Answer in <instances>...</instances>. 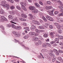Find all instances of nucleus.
Segmentation results:
<instances>
[{
	"instance_id": "nucleus-1",
	"label": "nucleus",
	"mask_w": 63,
	"mask_h": 63,
	"mask_svg": "<svg viewBox=\"0 0 63 63\" xmlns=\"http://www.w3.org/2000/svg\"><path fill=\"white\" fill-rule=\"evenodd\" d=\"M21 5V8L22 10L24 11H27V9L25 6H26V3H24L23 2H21L20 3Z\"/></svg>"
},
{
	"instance_id": "nucleus-2",
	"label": "nucleus",
	"mask_w": 63,
	"mask_h": 63,
	"mask_svg": "<svg viewBox=\"0 0 63 63\" xmlns=\"http://www.w3.org/2000/svg\"><path fill=\"white\" fill-rule=\"evenodd\" d=\"M12 33L14 34L15 36H16V37H20V34L15 31H13L12 32Z\"/></svg>"
},
{
	"instance_id": "nucleus-3",
	"label": "nucleus",
	"mask_w": 63,
	"mask_h": 63,
	"mask_svg": "<svg viewBox=\"0 0 63 63\" xmlns=\"http://www.w3.org/2000/svg\"><path fill=\"white\" fill-rule=\"evenodd\" d=\"M2 6L4 8L7 7V10H9L10 8V6H9V4H5L4 5H3Z\"/></svg>"
},
{
	"instance_id": "nucleus-4",
	"label": "nucleus",
	"mask_w": 63,
	"mask_h": 63,
	"mask_svg": "<svg viewBox=\"0 0 63 63\" xmlns=\"http://www.w3.org/2000/svg\"><path fill=\"white\" fill-rule=\"evenodd\" d=\"M36 29V26L34 25H32L31 27V31H34Z\"/></svg>"
},
{
	"instance_id": "nucleus-5",
	"label": "nucleus",
	"mask_w": 63,
	"mask_h": 63,
	"mask_svg": "<svg viewBox=\"0 0 63 63\" xmlns=\"http://www.w3.org/2000/svg\"><path fill=\"white\" fill-rule=\"evenodd\" d=\"M32 40L33 41H36L39 40V38L36 37H33L32 38Z\"/></svg>"
},
{
	"instance_id": "nucleus-6",
	"label": "nucleus",
	"mask_w": 63,
	"mask_h": 63,
	"mask_svg": "<svg viewBox=\"0 0 63 63\" xmlns=\"http://www.w3.org/2000/svg\"><path fill=\"white\" fill-rule=\"evenodd\" d=\"M1 19L2 21H3L4 20H5V21H7V19L3 16H1Z\"/></svg>"
},
{
	"instance_id": "nucleus-7",
	"label": "nucleus",
	"mask_w": 63,
	"mask_h": 63,
	"mask_svg": "<svg viewBox=\"0 0 63 63\" xmlns=\"http://www.w3.org/2000/svg\"><path fill=\"white\" fill-rule=\"evenodd\" d=\"M35 34H36V33L33 32H30L29 35L31 36L32 37Z\"/></svg>"
},
{
	"instance_id": "nucleus-8",
	"label": "nucleus",
	"mask_w": 63,
	"mask_h": 63,
	"mask_svg": "<svg viewBox=\"0 0 63 63\" xmlns=\"http://www.w3.org/2000/svg\"><path fill=\"white\" fill-rule=\"evenodd\" d=\"M53 51L56 54V55H59V53H58V51H57V50L55 49H54L53 50Z\"/></svg>"
},
{
	"instance_id": "nucleus-9",
	"label": "nucleus",
	"mask_w": 63,
	"mask_h": 63,
	"mask_svg": "<svg viewBox=\"0 0 63 63\" xmlns=\"http://www.w3.org/2000/svg\"><path fill=\"white\" fill-rule=\"evenodd\" d=\"M32 12L34 14H37L38 12V11L37 10L35 9V8L32 11Z\"/></svg>"
},
{
	"instance_id": "nucleus-10",
	"label": "nucleus",
	"mask_w": 63,
	"mask_h": 63,
	"mask_svg": "<svg viewBox=\"0 0 63 63\" xmlns=\"http://www.w3.org/2000/svg\"><path fill=\"white\" fill-rule=\"evenodd\" d=\"M29 9L30 10H32V11H33V10H34L35 9V8L34 7V6H30L29 7Z\"/></svg>"
},
{
	"instance_id": "nucleus-11",
	"label": "nucleus",
	"mask_w": 63,
	"mask_h": 63,
	"mask_svg": "<svg viewBox=\"0 0 63 63\" xmlns=\"http://www.w3.org/2000/svg\"><path fill=\"white\" fill-rule=\"evenodd\" d=\"M53 34H55V32H50V35L51 38H54V35Z\"/></svg>"
},
{
	"instance_id": "nucleus-12",
	"label": "nucleus",
	"mask_w": 63,
	"mask_h": 63,
	"mask_svg": "<svg viewBox=\"0 0 63 63\" xmlns=\"http://www.w3.org/2000/svg\"><path fill=\"white\" fill-rule=\"evenodd\" d=\"M21 16L22 17H24V18H26L27 17L26 15L24 14H22L21 15Z\"/></svg>"
},
{
	"instance_id": "nucleus-13",
	"label": "nucleus",
	"mask_w": 63,
	"mask_h": 63,
	"mask_svg": "<svg viewBox=\"0 0 63 63\" xmlns=\"http://www.w3.org/2000/svg\"><path fill=\"white\" fill-rule=\"evenodd\" d=\"M6 1L3 0L1 1V4H0V5L1 6H2L3 5H4L5 4H6Z\"/></svg>"
},
{
	"instance_id": "nucleus-14",
	"label": "nucleus",
	"mask_w": 63,
	"mask_h": 63,
	"mask_svg": "<svg viewBox=\"0 0 63 63\" xmlns=\"http://www.w3.org/2000/svg\"><path fill=\"white\" fill-rule=\"evenodd\" d=\"M53 10H52V11H50V12H49V14L50 15V16H53Z\"/></svg>"
},
{
	"instance_id": "nucleus-15",
	"label": "nucleus",
	"mask_w": 63,
	"mask_h": 63,
	"mask_svg": "<svg viewBox=\"0 0 63 63\" xmlns=\"http://www.w3.org/2000/svg\"><path fill=\"white\" fill-rule=\"evenodd\" d=\"M19 19L20 20H21V21H26V19H24L22 18H19Z\"/></svg>"
},
{
	"instance_id": "nucleus-16",
	"label": "nucleus",
	"mask_w": 63,
	"mask_h": 63,
	"mask_svg": "<svg viewBox=\"0 0 63 63\" xmlns=\"http://www.w3.org/2000/svg\"><path fill=\"white\" fill-rule=\"evenodd\" d=\"M21 28L20 26H17L16 27L15 29H17V30H20V29H21Z\"/></svg>"
},
{
	"instance_id": "nucleus-17",
	"label": "nucleus",
	"mask_w": 63,
	"mask_h": 63,
	"mask_svg": "<svg viewBox=\"0 0 63 63\" xmlns=\"http://www.w3.org/2000/svg\"><path fill=\"white\" fill-rule=\"evenodd\" d=\"M13 21H16V22H19V20L17 19V18L13 19Z\"/></svg>"
},
{
	"instance_id": "nucleus-18",
	"label": "nucleus",
	"mask_w": 63,
	"mask_h": 63,
	"mask_svg": "<svg viewBox=\"0 0 63 63\" xmlns=\"http://www.w3.org/2000/svg\"><path fill=\"white\" fill-rule=\"evenodd\" d=\"M14 40H15V42H16V43L18 42V43L20 45H21L22 44V43L19 42V41L17 40L16 39H14Z\"/></svg>"
},
{
	"instance_id": "nucleus-19",
	"label": "nucleus",
	"mask_w": 63,
	"mask_h": 63,
	"mask_svg": "<svg viewBox=\"0 0 63 63\" xmlns=\"http://www.w3.org/2000/svg\"><path fill=\"white\" fill-rule=\"evenodd\" d=\"M59 39L58 38H56L55 39V42H56L57 43H59Z\"/></svg>"
},
{
	"instance_id": "nucleus-20",
	"label": "nucleus",
	"mask_w": 63,
	"mask_h": 63,
	"mask_svg": "<svg viewBox=\"0 0 63 63\" xmlns=\"http://www.w3.org/2000/svg\"><path fill=\"white\" fill-rule=\"evenodd\" d=\"M35 6H36L37 7H38V8L40 7V6L39 4L38 3H35Z\"/></svg>"
},
{
	"instance_id": "nucleus-21",
	"label": "nucleus",
	"mask_w": 63,
	"mask_h": 63,
	"mask_svg": "<svg viewBox=\"0 0 63 63\" xmlns=\"http://www.w3.org/2000/svg\"><path fill=\"white\" fill-rule=\"evenodd\" d=\"M49 55H50L51 56H52V57H54L55 56L54 53L52 52L50 53Z\"/></svg>"
},
{
	"instance_id": "nucleus-22",
	"label": "nucleus",
	"mask_w": 63,
	"mask_h": 63,
	"mask_svg": "<svg viewBox=\"0 0 63 63\" xmlns=\"http://www.w3.org/2000/svg\"><path fill=\"white\" fill-rule=\"evenodd\" d=\"M57 59L58 60H59L60 61H62L63 59L61 57H59Z\"/></svg>"
},
{
	"instance_id": "nucleus-23",
	"label": "nucleus",
	"mask_w": 63,
	"mask_h": 63,
	"mask_svg": "<svg viewBox=\"0 0 63 63\" xmlns=\"http://www.w3.org/2000/svg\"><path fill=\"white\" fill-rule=\"evenodd\" d=\"M0 13L1 14H4V11L2 9H0Z\"/></svg>"
},
{
	"instance_id": "nucleus-24",
	"label": "nucleus",
	"mask_w": 63,
	"mask_h": 63,
	"mask_svg": "<svg viewBox=\"0 0 63 63\" xmlns=\"http://www.w3.org/2000/svg\"><path fill=\"white\" fill-rule=\"evenodd\" d=\"M8 18L10 19H13V17H12V15H9L8 16Z\"/></svg>"
},
{
	"instance_id": "nucleus-25",
	"label": "nucleus",
	"mask_w": 63,
	"mask_h": 63,
	"mask_svg": "<svg viewBox=\"0 0 63 63\" xmlns=\"http://www.w3.org/2000/svg\"><path fill=\"white\" fill-rule=\"evenodd\" d=\"M11 26L12 28L16 29V26H15V25L14 24H12L11 25Z\"/></svg>"
},
{
	"instance_id": "nucleus-26",
	"label": "nucleus",
	"mask_w": 63,
	"mask_h": 63,
	"mask_svg": "<svg viewBox=\"0 0 63 63\" xmlns=\"http://www.w3.org/2000/svg\"><path fill=\"white\" fill-rule=\"evenodd\" d=\"M38 28L40 29H44V27L42 26H40Z\"/></svg>"
},
{
	"instance_id": "nucleus-27",
	"label": "nucleus",
	"mask_w": 63,
	"mask_h": 63,
	"mask_svg": "<svg viewBox=\"0 0 63 63\" xmlns=\"http://www.w3.org/2000/svg\"><path fill=\"white\" fill-rule=\"evenodd\" d=\"M16 8L18 10H21V9L20 7L19 6H16Z\"/></svg>"
},
{
	"instance_id": "nucleus-28",
	"label": "nucleus",
	"mask_w": 63,
	"mask_h": 63,
	"mask_svg": "<svg viewBox=\"0 0 63 63\" xmlns=\"http://www.w3.org/2000/svg\"><path fill=\"white\" fill-rule=\"evenodd\" d=\"M36 33L39 34L40 33V31L38 29H36L35 30Z\"/></svg>"
},
{
	"instance_id": "nucleus-29",
	"label": "nucleus",
	"mask_w": 63,
	"mask_h": 63,
	"mask_svg": "<svg viewBox=\"0 0 63 63\" xmlns=\"http://www.w3.org/2000/svg\"><path fill=\"white\" fill-rule=\"evenodd\" d=\"M22 46H23V47H24L25 48V49H27V50H29V48L26 47L24 45H22Z\"/></svg>"
},
{
	"instance_id": "nucleus-30",
	"label": "nucleus",
	"mask_w": 63,
	"mask_h": 63,
	"mask_svg": "<svg viewBox=\"0 0 63 63\" xmlns=\"http://www.w3.org/2000/svg\"><path fill=\"white\" fill-rule=\"evenodd\" d=\"M42 18L43 20H44L45 22L47 21V19H46V18L45 17H42Z\"/></svg>"
},
{
	"instance_id": "nucleus-31",
	"label": "nucleus",
	"mask_w": 63,
	"mask_h": 63,
	"mask_svg": "<svg viewBox=\"0 0 63 63\" xmlns=\"http://www.w3.org/2000/svg\"><path fill=\"white\" fill-rule=\"evenodd\" d=\"M48 20L51 21H53V19L51 17H50V18Z\"/></svg>"
},
{
	"instance_id": "nucleus-32",
	"label": "nucleus",
	"mask_w": 63,
	"mask_h": 63,
	"mask_svg": "<svg viewBox=\"0 0 63 63\" xmlns=\"http://www.w3.org/2000/svg\"><path fill=\"white\" fill-rule=\"evenodd\" d=\"M35 24L37 25H39L40 24V23L38 21H36Z\"/></svg>"
},
{
	"instance_id": "nucleus-33",
	"label": "nucleus",
	"mask_w": 63,
	"mask_h": 63,
	"mask_svg": "<svg viewBox=\"0 0 63 63\" xmlns=\"http://www.w3.org/2000/svg\"><path fill=\"white\" fill-rule=\"evenodd\" d=\"M23 38L25 39H26L28 38V36L27 35H25L24 36Z\"/></svg>"
},
{
	"instance_id": "nucleus-34",
	"label": "nucleus",
	"mask_w": 63,
	"mask_h": 63,
	"mask_svg": "<svg viewBox=\"0 0 63 63\" xmlns=\"http://www.w3.org/2000/svg\"><path fill=\"white\" fill-rule=\"evenodd\" d=\"M10 8L11 10H14L15 9V6L13 5H12L11 6Z\"/></svg>"
},
{
	"instance_id": "nucleus-35",
	"label": "nucleus",
	"mask_w": 63,
	"mask_h": 63,
	"mask_svg": "<svg viewBox=\"0 0 63 63\" xmlns=\"http://www.w3.org/2000/svg\"><path fill=\"white\" fill-rule=\"evenodd\" d=\"M57 28L58 29H60L61 28V26L59 24H58L57 26H56Z\"/></svg>"
},
{
	"instance_id": "nucleus-36",
	"label": "nucleus",
	"mask_w": 63,
	"mask_h": 63,
	"mask_svg": "<svg viewBox=\"0 0 63 63\" xmlns=\"http://www.w3.org/2000/svg\"><path fill=\"white\" fill-rule=\"evenodd\" d=\"M58 32L59 33H62V30L60 29L58 30Z\"/></svg>"
},
{
	"instance_id": "nucleus-37",
	"label": "nucleus",
	"mask_w": 63,
	"mask_h": 63,
	"mask_svg": "<svg viewBox=\"0 0 63 63\" xmlns=\"http://www.w3.org/2000/svg\"><path fill=\"white\" fill-rule=\"evenodd\" d=\"M58 2L60 4V5H62V6H63V3H62V2L60 0H59V1H58Z\"/></svg>"
},
{
	"instance_id": "nucleus-38",
	"label": "nucleus",
	"mask_w": 63,
	"mask_h": 63,
	"mask_svg": "<svg viewBox=\"0 0 63 63\" xmlns=\"http://www.w3.org/2000/svg\"><path fill=\"white\" fill-rule=\"evenodd\" d=\"M39 15H40V17H42L43 18V17H44V16H43V14H42L41 13H40L39 14Z\"/></svg>"
},
{
	"instance_id": "nucleus-39",
	"label": "nucleus",
	"mask_w": 63,
	"mask_h": 63,
	"mask_svg": "<svg viewBox=\"0 0 63 63\" xmlns=\"http://www.w3.org/2000/svg\"><path fill=\"white\" fill-rule=\"evenodd\" d=\"M44 36L45 38H47L48 37V35L47 34H45L44 35Z\"/></svg>"
},
{
	"instance_id": "nucleus-40",
	"label": "nucleus",
	"mask_w": 63,
	"mask_h": 63,
	"mask_svg": "<svg viewBox=\"0 0 63 63\" xmlns=\"http://www.w3.org/2000/svg\"><path fill=\"white\" fill-rule=\"evenodd\" d=\"M41 52H42L44 54H46L45 53H45L44 49H42L41 50Z\"/></svg>"
},
{
	"instance_id": "nucleus-41",
	"label": "nucleus",
	"mask_w": 63,
	"mask_h": 63,
	"mask_svg": "<svg viewBox=\"0 0 63 63\" xmlns=\"http://www.w3.org/2000/svg\"><path fill=\"white\" fill-rule=\"evenodd\" d=\"M16 15L19 16H20V13L18 12H17L16 13Z\"/></svg>"
},
{
	"instance_id": "nucleus-42",
	"label": "nucleus",
	"mask_w": 63,
	"mask_h": 63,
	"mask_svg": "<svg viewBox=\"0 0 63 63\" xmlns=\"http://www.w3.org/2000/svg\"><path fill=\"white\" fill-rule=\"evenodd\" d=\"M46 17V18H47V19L48 20L49 19V18H50V16H47Z\"/></svg>"
},
{
	"instance_id": "nucleus-43",
	"label": "nucleus",
	"mask_w": 63,
	"mask_h": 63,
	"mask_svg": "<svg viewBox=\"0 0 63 63\" xmlns=\"http://www.w3.org/2000/svg\"><path fill=\"white\" fill-rule=\"evenodd\" d=\"M0 28H1L2 29V30H4V27L2 26H0Z\"/></svg>"
},
{
	"instance_id": "nucleus-44",
	"label": "nucleus",
	"mask_w": 63,
	"mask_h": 63,
	"mask_svg": "<svg viewBox=\"0 0 63 63\" xmlns=\"http://www.w3.org/2000/svg\"><path fill=\"white\" fill-rule=\"evenodd\" d=\"M38 42L39 44L40 45V44H41V43H42V42L40 40H39L38 41V42Z\"/></svg>"
},
{
	"instance_id": "nucleus-45",
	"label": "nucleus",
	"mask_w": 63,
	"mask_h": 63,
	"mask_svg": "<svg viewBox=\"0 0 63 63\" xmlns=\"http://www.w3.org/2000/svg\"><path fill=\"white\" fill-rule=\"evenodd\" d=\"M11 26V25L10 24L7 25V27H10Z\"/></svg>"
},
{
	"instance_id": "nucleus-46",
	"label": "nucleus",
	"mask_w": 63,
	"mask_h": 63,
	"mask_svg": "<svg viewBox=\"0 0 63 63\" xmlns=\"http://www.w3.org/2000/svg\"><path fill=\"white\" fill-rule=\"evenodd\" d=\"M59 8L60 9H63V6H59Z\"/></svg>"
},
{
	"instance_id": "nucleus-47",
	"label": "nucleus",
	"mask_w": 63,
	"mask_h": 63,
	"mask_svg": "<svg viewBox=\"0 0 63 63\" xmlns=\"http://www.w3.org/2000/svg\"><path fill=\"white\" fill-rule=\"evenodd\" d=\"M45 8H46V10H49V7L48 6H46V7H45Z\"/></svg>"
},
{
	"instance_id": "nucleus-48",
	"label": "nucleus",
	"mask_w": 63,
	"mask_h": 63,
	"mask_svg": "<svg viewBox=\"0 0 63 63\" xmlns=\"http://www.w3.org/2000/svg\"><path fill=\"white\" fill-rule=\"evenodd\" d=\"M39 38L40 39V40H44V39L42 38L41 36H39Z\"/></svg>"
},
{
	"instance_id": "nucleus-49",
	"label": "nucleus",
	"mask_w": 63,
	"mask_h": 63,
	"mask_svg": "<svg viewBox=\"0 0 63 63\" xmlns=\"http://www.w3.org/2000/svg\"><path fill=\"white\" fill-rule=\"evenodd\" d=\"M14 14H15V12L14 11H12V12H11V15H14Z\"/></svg>"
},
{
	"instance_id": "nucleus-50",
	"label": "nucleus",
	"mask_w": 63,
	"mask_h": 63,
	"mask_svg": "<svg viewBox=\"0 0 63 63\" xmlns=\"http://www.w3.org/2000/svg\"><path fill=\"white\" fill-rule=\"evenodd\" d=\"M49 9H51L53 8L52 6H48Z\"/></svg>"
},
{
	"instance_id": "nucleus-51",
	"label": "nucleus",
	"mask_w": 63,
	"mask_h": 63,
	"mask_svg": "<svg viewBox=\"0 0 63 63\" xmlns=\"http://www.w3.org/2000/svg\"><path fill=\"white\" fill-rule=\"evenodd\" d=\"M47 4H49V5H50V4H51V2H50V1H47Z\"/></svg>"
},
{
	"instance_id": "nucleus-52",
	"label": "nucleus",
	"mask_w": 63,
	"mask_h": 63,
	"mask_svg": "<svg viewBox=\"0 0 63 63\" xmlns=\"http://www.w3.org/2000/svg\"><path fill=\"white\" fill-rule=\"evenodd\" d=\"M46 46H47V45H46L45 44H43V47H46Z\"/></svg>"
},
{
	"instance_id": "nucleus-53",
	"label": "nucleus",
	"mask_w": 63,
	"mask_h": 63,
	"mask_svg": "<svg viewBox=\"0 0 63 63\" xmlns=\"http://www.w3.org/2000/svg\"><path fill=\"white\" fill-rule=\"evenodd\" d=\"M54 24L56 25V26H57L58 25H59V24L57 23H54Z\"/></svg>"
},
{
	"instance_id": "nucleus-54",
	"label": "nucleus",
	"mask_w": 63,
	"mask_h": 63,
	"mask_svg": "<svg viewBox=\"0 0 63 63\" xmlns=\"http://www.w3.org/2000/svg\"><path fill=\"white\" fill-rule=\"evenodd\" d=\"M46 45H47V46H48L49 47H50V45L49 43H46Z\"/></svg>"
},
{
	"instance_id": "nucleus-55",
	"label": "nucleus",
	"mask_w": 63,
	"mask_h": 63,
	"mask_svg": "<svg viewBox=\"0 0 63 63\" xmlns=\"http://www.w3.org/2000/svg\"><path fill=\"white\" fill-rule=\"evenodd\" d=\"M38 58H42V57L40 55H39V56H38Z\"/></svg>"
},
{
	"instance_id": "nucleus-56",
	"label": "nucleus",
	"mask_w": 63,
	"mask_h": 63,
	"mask_svg": "<svg viewBox=\"0 0 63 63\" xmlns=\"http://www.w3.org/2000/svg\"><path fill=\"white\" fill-rule=\"evenodd\" d=\"M55 60V58H53L52 60V62H54Z\"/></svg>"
},
{
	"instance_id": "nucleus-57",
	"label": "nucleus",
	"mask_w": 63,
	"mask_h": 63,
	"mask_svg": "<svg viewBox=\"0 0 63 63\" xmlns=\"http://www.w3.org/2000/svg\"><path fill=\"white\" fill-rule=\"evenodd\" d=\"M39 3L40 5H43V3L41 1H39Z\"/></svg>"
},
{
	"instance_id": "nucleus-58",
	"label": "nucleus",
	"mask_w": 63,
	"mask_h": 63,
	"mask_svg": "<svg viewBox=\"0 0 63 63\" xmlns=\"http://www.w3.org/2000/svg\"><path fill=\"white\" fill-rule=\"evenodd\" d=\"M57 14H58V12L57 11H56L54 12L55 15H56Z\"/></svg>"
},
{
	"instance_id": "nucleus-59",
	"label": "nucleus",
	"mask_w": 63,
	"mask_h": 63,
	"mask_svg": "<svg viewBox=\"0 0 63 63\" xmlns=\"http://www.w3.org/2000/svg\"><path fill=\"white\" fill-rule=\"evenodd\" d=\"M26 30H27V31H30V29L29 27H27L26 28Z\"/></svg>"
},
{
	"instance_id": "nucleus-60",
	"label": "nucleus",
	"mask_w": 63,
	"mask_h": 63,
	"mask_svg": "<svg viewBox=\"0 0 63 63\" xmlns=\"http://www.w3.org/2000/svg\"><path fill=\"white\" fill-rule=\"evenodd\" d=\"M39 21L41 23H42L43 22V20L41 19H40Z\"/></svg>"
},
{
	"instance_id": "nucleus-61",
	"label": "nucleus",
	"mask_w": 63,
	"mask_h": 63,
	"mask_svg": "<svg viewBox=\"0 0 63 63\" xmlns=\"http://www.w3.org/2000/svg\"><path fill=\"white\" fill-rule=\"evenodd\" d=\"M34 35L35 36H38V35H39V34H37L36 33H34Z\"/></svg>"
},
{
	"instance_id": "nucleus-62",
	"label": "nucleus",
	"mask_w": 63,
	"mask_h": 63,
	"mask_svg": "<svg viewBox=\"0 0 63 63\" xmlns=\"http://www.w3.org/2000/svg\"><path fill=\"white\" fill-rule=\"evenodd\" d=\"M55 2H58L59 0H53Z\"/></svg>"
},
{
	"instance_id": "nucleus-63",
	"label": "nucleus",
	"mask_w": 63,
	"mask_h": 63,
	"mask_svg": "<svg viewBox=\"0 0 63 63\" xmlns=\"http://www.w3.org/2000/svg\"><path fill=\"white\" fill-rule=\"evenodd\" d=\"M60 39L61 40V39H63V37L62 36H60Z\"/></svg>"
},
{
	"instance_id": "nucleus-64",
	"label": "nucleus",
	"mask_w": 63,
	"mask_h": 63,
	"mask_svg": "<svg viewBox=\"0 0 63 63\" xmlns=\"http://www.w3.org/2000/svg\"><path fill=\"white\" fill-rule=\"evenodd\" d=\"M58 51L60 53H62V51L61 50H58Z\"/></svg>"
}]
</instances>
